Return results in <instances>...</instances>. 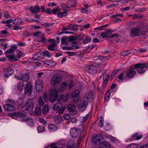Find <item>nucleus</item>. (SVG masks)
I'll return each mask as SVG.
<instances>
[{
  "instance_id": "20e7f679",
  "label": "nucleus",
  "mask_w": 148,
  "mask_h": 148,
  "mask_svg": "<svg viewBox=\"0 0 148 148\" xmlns=\"http://www.w3.org/2000/svg\"><path fill=\"white\" fill-rule=\"evenodd\" d=\"M97 66L98 64H97L93 63L90 65L86 66L85 70L90 74H94L97 71L96 67Z\"/></svg>"
},
{
  "instance_id": "de8ad7c7",
  "label": "nucleus",
  "mask_w": 148,
  "mask_h": 148,
  "mask_svg": "<svg viewBox=\"0 0 148 148\" xmlns=\"http://www.w3.org/2000/svg\"><path fill=\"white\" fill-rule=\"evenodd\" d=\"M67 14V13L65 11V12H59L57 14L58 16L60 18H62L63 16H66Z\"/></svg>"
},
{
  "instance_id": "774afa93",
  "label": "nucleus",
  "mask_w": 148,
  "mask_h": 148,
  "mask_svg": "<svg viewBox=\"0 0 148 148\" xmlns=\"http://www.w3.org/2000/svg\"><path fill=\"white\" fill-rule=\"evenodd\" d=\"M4 16L6 18H9V15L7 11H5L4 12Z\"/></svg>"
},
{
  "instance_id": "473e14b6",
  "label": "nucleus",
  "mask_w": 148,
  "mask_h": 148,
  "mask_svg": "<svg viewBox=\"0 0 148 148\" xmlns=\"http://www.w3.org/2000/svg\"><path fill=\"white\" fill-rule=\"evenodd\" d=\"M40 56V54L39 53H35L33 57V59L36 60H40L41 58Z\"/></svg>"
},
{
  "instance_id": "4d7b16f0",
  "label": "nucleus",
  "mask_w": 148,
  "mask_h": 148,
  "mask_svg": "<svg viewBox=\"0 0 148 148\" xmlns=\"http://www.w3.org/2000/svg\"><path fill=\"white\" fill-rule=\"evenodd\" d=\"M128 54V52L127 51H123L120 53V55L123 56H126Z\"/></svg>"
},
{
  "instance_id": "13d9d810",
  "label": "nucleus",
  "mask_w": 148,
  "mask_h": 148,
  "mask_svg": "<svg viewBox=\"0 0 148 148\" xmlns=\"http://www.w3.org/2000/svg\"><path fill=\"white\" fill-rule=\"evenodd\" d=\"M91 39L90 38H85L83 41V43L84 44H86L91 41Z\"/></svg>"
},
{
  "instance_id": "6e6d98bb",
  "label": "nucleus",
  "mask_w": 148,
  "mask_h": 148,
  "mask_svg": "<svg viewBox=\"0 0 148 148\" xmlns=\"http://www.w3.org/2000/svg\"><path fill=\"white\" fill-rule=\"evenodd\" d=\"M66 52L69 56H72L76 54V53L74 52L66 51Z\"/></svg>"
},
{
  "instance_id": "a878e982",
  "label": "nucleus",
  "mask_w": 148,
  "mask_h": 148,
  "mask_svg": "<svg viewBox=\"0 0 148 148\" xmlns=\"http://www.w3.org/2000/svg\"><path fill=\"white\" fill-rule=\"evenodd\" d=\"M23 23V22L22 21V20L20 18H15L13 21V24L15 25H22Z\"/></svg>"
},
{
  "instance_id": "4468645a",
  "label": "nucleus",
  "mask_w": 148,
  "mask_h": 148,
  "mask_svg": "<svg viewBox=\"0 0 148 148\" xmlns=\"http://www.w3.org/2000/svg\"><path fill=\"white\" fill-rule=\"evenodd\" d=\"M43 82L41 79H38L36 81V89L38 91H41L43 89Z\"/></svg>"
},
{
  "instance_id": "c85d7f7f",
  "label": "nucleus",
  "mask_w": 148,
  "mask_h": 148,
  "mask_svg": "<svg viewBox=\"0 0 148 148\" xmlns=\"http://www.w3.org/2000/svg\"><path fill=\"white\" fill-rule=\"evenodd\" d=\"M48 128L50 131H53L57 129V127L54 124H51L49 125Z\"/></svg>"
},
{
  "instance_id": "4c0bfd02",
  "label": "nucleus",
  "mask_w": 148,
  "mask_h": 148,
  "mask_svg": "<svg viewBox=\"0 0 148 148\" xmlns=\"http://www.w3.org/2000/svg\"><path fill=\"white\" fill-rule=\"evenodd\" d=\"M28 124L30 126H33L34 124V122L33 119L30 118H28L26 120Z\"/></svg>"
},
{
  "instance_id": "ea45409f",
  "label": "nucleus",
  "mask_w": 148,
  "mask_h": 148,
  "mask_svg": "<svg viewBox=\"0 0 148 148\" xmlns=\"http://www.w3.org/2000/svg\"><path fill=\"white\" fill-rule=\"evenodd\" d=\"M25 84L23 82H20L18 85V89L21 91L23 90Z\"/></svg>"
},
{
  "instance_id": "2f4dec72",
  "label": "nucleus",
  "mask_w": 148,
  "mask_h": 148,
  "mask_svg": "<svg viewBox=\"0 0 148 148\" xmlns=\"http://www.w3.org/2000/svg\"><path fill=\"white\" fill-rule=\"evenodd\" d=\"M110 90H108L105 94V100L106 101H108L109 100L110 96Z\"/></svg>"
},
{
  "instance_id": "3c124183",
  "label": "nucleus",
  "mask_w": 148,
  "mask_h": 148,
  "mask_svg": "<svg viewBox=\"0 0 148 148\" xmlns=\"http://www.w3.org/2000/svg\"><path fill=\"white\" fill-rule=\"evenodd\" d=\"M37 130L39 133L44 132L45 130V129L44 126H40L38 127Z\"/></svg>"
},
{
  "instance_id": "9d476101",
  "label": "nucleus",
  "mask_w": 148,
  "mask_h": 148,
  "mask_svg": "<svg viewBox=\"0 0 148 148\" xmlns=\"http://www.w3.org/2000/svg\"><path fill=\"white\" fill-rule=\"evenodd\" d=\"M15 77L18 80H22L24 82H26L28 80L29 75V74L25 73L20 76H15Z\"/></svg>"
},
{
  "instance_id": "bf43d9fd",
  "label": "nucleus",
  "mask_w": 148,
  "mask_h": 148,
  "mask_svg": "<svg viewBox=\"0 0 148 148\" xmlns=\"http://www.w3.org/2000/svg\"><path fill=\"white\" fill-rule=\"evenodd\" d=\"M39 122L42 123L44 125H46L47 124V122L43 119H38Z\"/></svg>"
},
{
  "instance_id": "c756f323",
  "label": "nucleus",
  "mask_w": 148,
  "mask_h": 148,
  "mask_svg": "<svg viewBox=\"0 0 148 148\" xmlns=\"http://www.w3.org/2000/svg\"><path fill=\"white\" fill-rule=\"evenodd\" d=\"M56 45L55 42H53L51 43V44L48 46V49L50 51H54L55 50L54 48Z\"/></svg>"
},
{
  "instance_id": "79ce46f5",
  "label": "nucleus",
  "mask_w": 148,
  "mask_h": 148,
  "mask_svg": "<svg viewBox=\"0 0 148 148\" xmlns=\"http://www.w3.org/2000/svg\"><path fill=\"white\" fill-rule=\"evenodd\" d=\"M93 92L91 91L89 92L87 95V99L88 100H91L93 99Z\"/></svg>"
},
{
  "instance_id": "1a4fd4ad",
  "label": "nucleus",
  "mask_w": 148,
  "mask_h": 148,
  "mask_svg": "<svg viewBox=\"0 0 148 148\" xmlns=\"http://www.w3.org/2000/svg\"><path fill=\"white\" fill-rule=\"evenodd\" d=\"M70 133L72 137L75 138L80 135L81 134L79 129L77 128H71L70 131Z\"/></svg>"
},
{
  "instance_id": "f8f14e48",
  "label": "nucleus",
  "mask_w": 148,
  "mask_h": 148,
  "mask_svg": "<svg viewBox=\"0 0 148 148\" xmlns=\"http://www.w3.org/2000/svg\"><path fill=\"white\" fill-rule=\"evenodd\" d=\"M33 86L30 83H27L25 88V92L28 95H30L32 91Z\"/></svg>"
},
{
  "instance_id": "603ef678",
  "label": "nucleus",
  "mask_w": 148,
  "mask_h": 148,
  "mask_svg": "<svg viewBox=\"0 0 148 148\" xmlns=\"http://www.w3.org/2000/svg\"><path fill=\"white\" fill-rule=\"evenodd\" d=\"M96 46V45L95 44H92V45L88 46L87 47L86 49L87 51H89L92 49Z\"/></svg>"
},
{
  "instance_id": "7c9ffc66",
  "label": "nucleus",
  "mask_w": 148,
  "mask_h": 148,
  "mask_svg": "<svg viewBox=\"0 0 148 148\" xmlns=\"http://www.w3.org/2000/svg\"><path fill=\"white\" fill-rule=\"evenodd\" d=\"M98 124L100 127H102L103 125V119L102 116L99 117L98 119Z\"/></svg>"
},
{
  "instance_id": "58836bf2",
  "label": "nucleus",
  "mask_w": 148,
  "mask_h": 148,
  "mask_svg": "<svg viewBox=\"0 0 148 148\" xmlns=\"http://www.w3.org/2000/svg\"><path fill=\"white\" fill-rule=\"evenodd\" d=\"M79 47L78 46H73L70 47H64V49L66 50H71L73 49H78Z\"/></svg>"
},
{
  "instance_id": "a211bd4d",
  "label": "nucleus",
  "mask_w": 148,
  "mask_h": 148,
  "mask_svg": "<svg viewBox=\"0 0 148 148\" xmlns=\"http://www.w3.org/2000/svg\"><path fill=\"white\" fill-rule=\"evenodd\" d=\"M29 10L32 14H36L39 12L40 8L38 5L31 6L29 8Z\"/></svg>"
},
{
  "instance_id": "f3484780",
  "label": "nucleus",
  "mask_w": 148,
  "mask_h": 148,
  "mask_svg": "<svg viewBox=\"0 0 148 148\" xmlns=\"http://www.w3.org/2000/svg\"><path fill=\"white\" fill-rule=\"evenodd\" d=\"M14 115L17 118L18 120L21 121L25 120V115L24 114L22 113L19 112H16L14 113Z\"/></svg>"
},
{
  "instance_id": "aec40b11",
  "label": "nucleus",
  "mask_w": 148,
  "mask_h": 148,
  "mask_svg": "<svg viewBox=\"0 0 148 148\" xmlns=\"http://www.w3.org/2000/svg\"><path fill=\"white\" fill-rule=\"evenodd\" d=\"M142 137V134L139 135L138 133H136L133 134L131 138H130V141H132L134 140H138L140 139Z\"/></svg>"
},
{
  "instance_id": "7ed1b4c3",
  "label": "nucleus",
  "mask_w": 148,
  "mask_h": 148,
  "mask_svg": "<svg viewBox=\"0 0 148 148\" xmlns=\"http://www.w3.org/2000/svg\"><path fill=\"white\" fill-rule=\"evenodd\" d=\"M7 102L8 103L4 105L3 108L6 110L9 111H14L15 110V108L14 106V101L11 99H8Z\"/></svg>"
},
{
  "instance_id": "69168bd1",
  "label": "nucleus",
  "mask_w": 148,
  "mask_h": 148,
  "mask_svg": "<svg viewBox=\"0 0 148 148\" xmlns=\"http://www.w3.org/2000/svg\"><path fill=\"white\" fill-rule=\"evenodd\" d=\"M64 118L66 120H68L70 119L71 118V116L69 114H67L64 115L63 116Z\"/></svg>"
},
{
  "instance_id": "b1692460",
  "label": "nucleus",
  "mask_w": 148,
  "mask_h": 148,
  "mask_svg": "<svg viewBox=\"0 0 148 148\" xmlns=\"http://www.w3.org/2000/svg\"><path fill=\"white\" fill-rule=\"evenodd\" d=\"M14 70L11 69H8L6 71L4 76L6 78L9 77L11 75L14 73Z\"/></svg>"
},
{
  "instance_id": "393cba45",
  "label": "nucleus",
  "mask_w": 148,
  "mask_h": 148,
  "mask_svg": "<svg viewBox=\"0 0 148 148\" xmlns=\"http://www.w3.org/2000/svg\"><path fill=\"white\" fill-rule=\"evenodd\" d=\"M75 142L73 140H71L68 141L67 148H75Z\"/></svg>"
},
{
  "instance_id": "5701e85b",
  "label": "nucleus",
  "mask_w": 148,
  "mask_h": 148,
  "mask_svg": "<svg viewBox=\"0 0 148 148\" xmlns=\"http://www.w3.org/2000/svg\"><path fill=\"white\" fill-rule=\"evenodd\" d=\"M68 111L72 112H76V106L75 105L69 104L67 106Z\"/></svg>"
},
{
  "instance_id": "72a5a7b5",
  "label": "nucleus",
  "mask_w": 148,
  "mask_h": 148,
  "mask_svg": "<svg viewBox=\"0 0 148 148\" xmlns=\"http://www.w3.org/2000/svg\"><path fill=\"white\" fill-rule=\"evenodd\" d=\"M61 7L63 10L65 12L68 11L70 9V7L68 5L64 3L61 4Z\"/></svg>"
},
{
  "instance_id": "c03bdc74",
  "label": "nucleus",
  "mask_w": 148,
  "mask_h": 148,
  "mask_svg": "<svg viewBox=\"0 0 148 148\" xmlns=\"http://www.w3.org/2000/svg\"><path fill=\"white\" fill-rule=\"evenodd\" d=\"M88 115H86V116H81L79 118V120L81 122L84 123L87 120Z\"/></svg>"
},
{
  "instance_id": "39448f33",
  "label": "nucleus",
  "mask_w": 148,
  "mask_h": 148,
  "mask_svg": "<svg viewBox=\"0 0 148 148\" xmlns=\"http://www.w3.org/2000/svg\"><path fill=\"white\" fill-rule=\"evenodd\" d=\"M61 80L62 77L60 76L55 75L52 77L50 83L52 86H55L59 84Z\"/></svg>"
},
{
  "instance_id": "f03ea898",
  "label": "nucleus",
  "mask_w": 148,
  "mask_h": 148,
  "mask_svg": "<svg viewBox=\"0 0 148 148\" xmlns=\"http://www.w3.org/2000/svg\"><path fill=\"white\" fill-rule=\"evenodd\" d=\"M147 64L145 63H141L136 64L134 66L135 69L137 70L138 73H143L146 71Z\"/></svg>"
},
{
  "instance_id": "dca6fc26",
  "label": "nucleus",
  "mask_w": 148,
  "mask_h": 148,
  "mask_svg": "<svg viewBox=\"0 0 148 148\" xmlns=\"http://www.w3.org/2000/svg\"><path fill=\"white\" fill-rule=\"evenodd\" d=\"M140 32V29L138 28L135 27L132 29L130 33V35L132 37L138 36Z\"/></svg>"
},
{
  "instance_id": "cd10ccee",
  "label": "nucleus",
  "mask_w": 148,
  "mask_h": 148,
  "mask_svg": "<svg viewBox=\"0 0 148 148\" xmlns=\"http://www.w3.org/2000/svg\"><path fill=\"white\" fill-rule=\"evenodd\" d=\"M62 118L60 116H56L54 117V120L56 124H58L62 121Z\"/></svg>"
},
{
  "instance_id": "a19ab883",
  "label": "nucleus",
  "mask_w": 148,
  "mask_h": 148,
  "mask_svg": "<svg viewBox=\"0 0 148 148\" xmlns=\"http://www.w3.org/2000/svg\"><path fill=\"white\" fill-rule=\"evenodd\" d=\"M35 112V113L34 114L37 115H40L41 113V108L38 107H36Z\"/></svg>"
},
{
  "instance_id": "423d86ee",
  "label": "nucleus",
  "mask_w": 148,
  "mask_h": 148,
  "mask_svg": "<svg viewBox=\"0 0 148 148\" xmlns=\"http://www.w3.org/2000/svg\"><path fill=\"white\" fill-rule=\"evenodd\" d=\"M58 96L57 91L55 89L50 90L49 96V100L51 103H53L56 99Z\"/></svg>"
},
{
  "instance_id": "ddd939ff",
  "label": "nucleus",
  "mask_w": 148,
  "mask_h": 148,
  "mask_svg": "<svg viewBox=\"0 0 148 148\" xmlns=\"http://www.w3.org/2000/svg\"><path fill=\"white\" fill-rule=\"evenodd\" d=\"M101 140L100 136L97 135L93 136L92 139V143L93 145H98L100 143Z\"/></svg>"
},
{
  "instance_id": "49530a36",
  "label": "nucleus",
  "mask_w": 148,
  "mask_h": 148,
  "mask_svg": "<svg viewBox=\"0 0 148 148\" xmlns=\"http://www.w3.org/2000/svg\"><path fill=\"white\" fill-rule=\"evenodd\" d=\"M49 106L45 105L43 108L42 112L43 114H46L49 110Z\"/></svg>"
},
{
  "instance_id": "6ab92c4d",
  "label": "nucleus",
  "mask_w": 148,
  "mask_h": 148,
  "mask_svg": "<svg viewBox=\"0 0 148 148\" xmlns=\"http://www.w3.org/2000/svg\"><path fill=\"white\" fill-rule=\"evenodd\" d=\"M88 104V102L86 101H80L79 102L77 106L79 109L85 110V108L87 106Z\"/></svg>"
},
{
  "instance_id": "bb28decb",
  "label": "nucleus",
  "mask_w": 148,
  "mask_h": 148,
  "mask_svg": "<svg viewBox=\"0 0 148 148\" xmlns=\"http://www.w3.org/2000/svg\"><path fill=\"white\" fill-rule=\"evenodd\" d=\"M10 61H17L18 59L16 57H15L14 54L8 55L7 56Z\"/></svg>"
},
{
  "instance_id": "412c9836",
  "label": "nucleus",
  "mask_w": 148,
  "mask_h": 148,
  "mask_svg": "<svg viewBox=\"0 0 148 148\" xmlns=\"http://www.w3.org/2000/svg\"><path fill=\"white\" fill-rule=\"evenodd\" d=\"M113 32L112 30L109 29L107 30V31L101 34V36L103 38H107L109 39V36L108 35L109 34H111Z\"/></svg>"
},
{
  "instance_id": "9b49d317",
  "label": "nucleus",
  "mask_w": 148,
  "mask_h": 148,
  "mask_svg": "<svg viewBox=\"0 0 148 148\" xmlns=\"http://www.w3.org/2000/svg\"><path fill=\"white\" fill-rule=\"evenodd\" d=\"M134 67L130 68L129 70L125 72L127 76L129 78H132L134 77L136 74V71L134 70Z\"/></svg>"
},
{
  "instance_id": "338daca9",
  "label": "nucleus",
  "mask_w": 148,
  "mask_h": 148,
  "mask_svg": "<svg viewBox=\"0 0 148 148\" xmlns=\"http://www.w3.org/2000/svg\"><path fill=\"white\" fill-rule=\"evenodd\" d=\"M18 54V57L17 58V59H19L21 57H22L23 56V54L22 52L18 51L17 53Z\"/></svg>"
},
{
  "instance_id": "6e6552de",
  "label": "nucleus",
  "mask_w": 148,
  "mask_h": 148,
  "mask_svg": "<svg viewBox=\"0 0 148 148\" xmlns=\"http://www.w3.org/2000/svg\"><path fill=\"white\" fill-rule=\"evenodd\" d=\"M53 109L54 110H58L59 113L62 114L64 112L65 108L64 107H63L61 103L58 102L54 105Z\"/></svg>"
},
{
  "instance_id": "2eb2a0df",
  "label": "nucleus",
  "mask_w": 148,
  "mask_h": 148,
  "mask_svg": "<svg viewBox=\"0 0 148 148\" xmlns=\"http://www.w3.org/2000/svg\"><path fill=\"white\" fill-rule=\"evenodd\" d=\"M42 62L46 66L49 67H53L56 64L55 61L52 60H46L42 61Z\"/></svg>"
},
{
  "instance_id": "8fccbe9b",
  "label": "nucleus",
  "mask_w": 148,
  "mask_h": 148,
  "mask_svg": "<svg viewBox=\"0 0 148 148\" xmlns=\"http://www.w3.org/2000/svg\"><path fill=\"white\" fill-rule=\"evenodd\" d=\"M102 145L104 147L107 148H110V144L108 142L104 141L102 143Z\"/></svg>"
},
{
  "instance_id": "c9c22d12",
  "label": "nucleus",
  "mask_w": 148,
  "mask_h": 148,
  "mask_svg": "<svg viewBox=\"0 0 148 148\" xmlns=\"http://www.w3.org/2000/svg\"><path fill=\"white\" fill-rule=\"evenodd\" d=\"M61 41L62 44L66 45L70 41V40L67 37H63L61 39Z\"/></svg>"
},
{
  "instance_id": "052dcab7",
  "label": "nucleus",
  "mask_w": 148,
  "mask_h": 148,
  "mask_svg": "<svg viewBox=\"0 0 148 148\" xmlns=\"http://www.w3.org/2000/svg\"><path fill=\"white\" fill-rule=\"evenodd\" d=\"M60 10V9L59 8H56L54 9L52 11L53 13L55 14L57 13V12Z\"/></svg>"
},
{
  "instance_id": "0e129e2a",
  "label": "nucleus",
  "mask_w": 148,
  "mask_h": 148,
  "mask_svg": "<svg viewBox=\"0 0 148 148\" xmlns=\"http://www.w3.org/2000/svg\"><path fill=\"white\" fill-rule=\"evenodd\" d=\"M125 74V72H123L120 74L118 76L119 79L121 80H123V77H124V75Z\"/></svg>"
},
{
  "instance_id": "09e8293b",
  "label": "nucleus",
  "mask_w": 148,
  "mask_h": 148,
  "mask_svg": "<svg viewBox=\"0 0 148 148\" xmlns=\"http://www.w3.org/2000/svg\"><path fill=\"white\" fill-rule=\"evenodd\" d=\"M43 55L44 56L48 58H50L51 56V54L47 51H44L43 52Z\"/></svg>"
},
{
  "instance_id": "37998d69",
  "label": "nucleus",
  "mask_w": 148,
  "mask_h": 148,
  "mask_svg": "<svg viewBox=\"0 0 148 148\" xmlns=\"http://www.w3.org/2000/svg\"><path fill=\"white\" fill-rule=\"evenodd\" d=\"M38 104L39 106L40 107L44 105V102L42 100V97L41 96L39 97L38 100Z\"/></svg>"
},
{
  "instance_id": "0eeeda50",
  "label": "nucleus",
  "mask_w": 148,
  "mask_h": 148,
  "mask_svg": "<svg viewBox=\"0 0 148 148\" xmlns=\"http://www.w3.org/2000/svg\"><path fill=\"white\" fill-rule=\"evenodd\" d=\"M79 92L78 90H75L72 92L71 95V98L72 99L71 101L72 103H76L77 102L79 99Z\"/></svg>"
},
{
  "instance_id": "5fc2aeb1",
  "label": "nucleus",
  "mask_w": 148,
  "mask_h": 148,
  "mask_svg": "<svg viewBox=\"0 0 148 148\" xmlns=\"http://www.w3.org/2000/svg\"><path fill=\"white\" fill-rule=\"evenodd\" d=\"M69 2L73 4H70V6L71 7H75L76 6L77 3L76 1L74 0H71Z\"/></svg>"
},
{
  "instance_id": "680f3d73",
  "label": "nucleus",
  "mask_w": 148,
  "mask_h": 148,
  "mask_svg": "<svg viewBox=\"0 0 148 148\" xmlns=\"http://www.w3.org/2000/svg\"><path fill=\"white\" fill-rule=\"evenodd\" d=\"M109 138L110 140H111V141L113 142H114L116 141L117 140L116 138L113 137L112 136L110 135L109 136Z\"/></svg>"
},
{
  "instance_id": "f257e3e1",
  "label": "nucleus",
  "mask_w": 148,
  "mask_h": 148,
  "mask_svg": "<svg viewBox=\"0 0 148 148\" xmlns=\"http://www.w3.org/2000/svg\"><path fill=\"white\" fill-rule=\"evenodd\" d=\"M34 107V102L31 99L27 101L22 108L24 112H26L28 111L32 110Z\"/></svg>"
},
{
  "instance_id": "a18cd8bd",
  "label": "nucleus",
  "mask_w": 148,
  "mask_h": 148,
  "mask_svg": "<svg viewBox=\"0 0 148 148\" xmlns=\"http://www.w3.org/2000/svg\"><path fill=\"white\" fill-rule=\"evenodd\" d=\"M138 147V145L136 143L132 144L127 145V148H137Z\"/></svg>"
},
{
  "instance_id": "e433bc0d",
  "label": "nucleus",
  "mask_w": 148,
  "mask_h": 148,
  "mask_svg": "<svg viewBox=\"0 0 148 148\" xmlns=\"http://www.w3.org/2000/svg\"><path fill=\"white\" fill-rule=\"evenodd\" d=\"M34 36L36 37L40 38V37H42L43 36H44V34L41 32H35L34 34Z\"/></svg>"
},
{
  "instance_id": "4be33fe9",
  "label": "nucleus",
  "mask_w": 148,
  "mask_h": 148,
  "mask_svg": "<svg viewBox=\"0 0 148 148\" xmlns=\"http://www.w3.org/2000/svg\"><path fill=\"white\" fill-rule=\"evenodd\" d=\"M102 77L103 80V84H106L108 81L109 76L106 73V71H104L102 73Z\"/></svg>"
},
{
  "instance_id": "864d4df0",
  "label": "nucleus",
  "mask_w": 148,
  "mask_h": 148,
  "mask_svg": "<svg viewBox=\"0 0 148 148\" xmlns=\"http://www.w3.org/2000/svg\"><path fill=\"white\" fill-rule=\"evenodd\" d=\"M14 50L12 49H8L5 52V54L6 56H8V55H10V54L14 52Z\"/></svg>"
},
{
  "instance_id": "f704fd0d",
  "label": "nucleus",
  "mask_w": 148,
  "mask_h": 148,
  "mask_svg": "<svg viewBox=\"0 0 148 148\" xmlns=\"http://www.w3.org/2000/svg\"><path fill=\"white\" fill-rule=\"evenodd\" d=\"M67 86L68 84L66 82H63L61 86L59 89V91H63Z\"/></svg>"
},
{
  "instance_id": "e2e57ef3",
  "label": "nucleus",
  "mask_w": 148,
  "mask_h": 148,
  "mask_svg": "<svg viewBox=\"0 0 148 148\" xmlns=\"http://www.w3.org/2000/svg\"><path fill=\"white\" fill-rule=\"evenodd\" d=\"M48 93L46 92L45 93L43 96V98L45 101H47L48 99H47Z\"/></svg>"
}]
</instances>
